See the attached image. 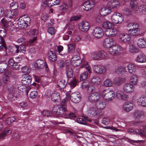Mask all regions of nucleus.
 Wrapping results in <instances>:
<instances>
[{"instance_id": "obj_59", "label": "nucleus", "mask_w": 146, "mask_h": 146, "mask_svg": "<svg viewBox=\"0 0 146 146\" xmlns=\"http://www.w3.org/2000/svg\"><path fill=\"white\" fill-rule=\"evenodd\" d=\"M104 85L107 87H110L112 86V82L109 79H106L104 82Z\"/></svg>"}, {"instance_id": "obj_3", "label": "nucleus", "mask_w": 146, "mask_h": 146, "mask_svg": "<svg viewBox=\"0 0 146 146\" xmlns=\"http://www.w3.org/2000/svg\"><path fill=\"white\" fill-rule=\"evenodd\" d=\"M30 22V18L27 16L25 15L21 17L17 21V25L21 29H23L27 27L28 23Z\"/></svg>"}, {"instance_id": "obj_55", "label": "nucleus", "mask_w": 146, "mask_h": 146, "mask_svg": "<svg viewBox=\"0 0 146 146\" xmlns=\"http://www.w3.org/2000/svg\"><path fill=\"white\" fill-rule=\"evenodd\" d=\"M4 16L7 18H11L13 16L12 13L10 10L7 9L4 11Z\"/></svg>"}, {"instance_id": "obj_7", "label": "nucleus", "mask_w": 146, "mask_h": 146, "mask_svg": "<svg viewBox=\"0 0 146 146\" xmlns=\"http://www.w3.org/2000/svg\"><path fill=\"white\" fill-rule=\"evenodd\" d=\"M123 21V16L121 14L117 12H114L111 16V21L112 23L120 24Z\"/></svg>"}, {"instance_id": "obj_61", "label": "nucleus", "mask_w": 146, "mask_h": 146, "mask_svg": "<svg viewBox=\"0 0 146 146\" xmlns=\"http://www.w3.org/2000/svg\"><path fill=\"white\" fill-rule=\"evenodd\" d=\"M38 32V30H37L36 29H34L30 30L28 33L31 37H32L35 35H37Z\"/></svg>"}, {"instance_id": "obj_32", "label": "nucleus", "mask_w": 146, "mask_h": 146, "mask_svg": "<svg viewBox=\"0 0 146 146\" xmlns=\"http://www.w3.org/2000/svg\"><path fill=\"white\" fill-rule=\"evenodd\" d=\"M128 131L129 133H132L133 134H138L142 136H145L146 135L145 132L142 130L139 129L138 131V133H137L133 129H129L128 130Z\"/></svg>"}, {"instance_id": "obj_44", "label": "nucleus", "mask_w": 146, "mask_h": 146, "mask_svg": "<svg viewBox=\"0 0 146 146\" xmlns=\"http://www.w3.org/2000/svg\"><path fill=\"white\" fill-rule=\"evenodd\" d=\"M78 82V79L75 77L73 78L70 80L69 83V84L70 86V88L71 89L73 88L76 86Z\"/></svg>"}, {"instance_id": "obj_4", "label": "nucleus", "mask_w": 146, "mask_h": 146, "mask_svg": "<svg viewBox=\"0 0 146 146\" xmlns=\"http://www.w3.org/2000/svg\"><path fill=\"white\" fill-rule=\"evenodd\" d=\"M115 94L114 92L109 89L103 90L101 94V96L102 98L107 101H110L114 98Z\"/></svg>"}, {"instance_id": "obj_13", "label": "nucleus", "mask_w": 146, "mask_h": 146, "mask_svg": "<svg viewBox=\"0 0 146 146\" xmlns=\"http://www.w3.org/2000/svg\"><path fill=\"white\" fill-rule=\"evenodd\" d=\"M115 94L117 98L121 100H128L129 98V95L125 93L124 91L122 90H117L115 93Z\"/></svg>"}, {"instance_id": "obj_37", "label": "nucleus", "mask_w": 146, "mask_h": 146, "mask_svg": "<svg viewBox=\"0 0 146 146\" xmlns=\"http://www.w3.org/2000/svg\"><path fill=\"white\" fill-rule=\"evenodd\" d=\"M91 83L95 85L98 86L101 83V79L98 76H94L91 79Z\"/></svg>"}, {"instance_id": "obj_35", "label": "nucleus", "mask_w": 146, "mask_h": 146, "mask_svg": "<svg viewBox=\"0 0 146 146\" xmlns=\"http://www.w3.org/2000/svg\"><path fill=\"white\" fill-rule=\"evenodd\" d=\"M48 59L50 61L54 62L57 60V58L56 53L52 51H50L48 53Z\"/></svg>"}, {"instance_id": "obj_31", "label": "nucleus", "mask_w": 146, "mask_h": 146, "mask_svg": "<svg viewBox=\"0 0 146 146\" xmlns=\"http://www.w3.org/2000/svg\"><path fill=\"white\" fill-rule=\"evenodd\" d=\"M127 71L126 66H119L117 67L115 69V72L117 74H120L122 73H125Z\"/></svg>"}, {"instance_id": "obj_45", "label": "nucleus", "mask_w": 146, "mask_h": 146, "mask_svg": "<svg viewBox=\"0 0 146 146\" xmlns=\"http://www.w3.org/2000/svg\"><path fill=\"white\" fill-rule=\"evenodd\" d=\"M70 101V100H68L67 98V94H66V99H64L62 100L61 102V105H60L61 106V108H64L65 110V113H66V105L67 103H69Z\"/></svg>"}, {"instance_id": "obj_34", "label": "nucleus", "mask_w": 146, "mask_h": 146, "mask_svg": "<svg viewBox=\"0 0 146 146\" xmlns=\"http://www.w3.org/2000/svg\"><path fill=\"white\" fill-rule=\"evenodd\" d=\"M96 105L98 109L103 110L106 107V104L104 101L100 100L97 102Z\"/></svg>"}, {"instance_id": "obj_40", "label": "nucleus", "mask_w": 146, "mask_h": 146, "mask_svg": "<svg viewBox=\"0 0 146 146\" xmlns=\"http://www.w3.org/2000/svg\"><path fill=\"white\" fill-rule=\"evenodd\" d=\"M143 112L138 110H135L133 113L134 117L136 119H139L143 115Z\"/></svg>"}, {"instance_id": "obj_41", "label": "nucleus", "mask_w": 146, "mask_h": 146, "mask_svg": "<svg viewBox=\"0 0 146 146\" xmlns=\"http://www.w3.org/2000/svg\"><path fill=\"white\" fill-rule=\"evenodd\" d=\"M110 5L111 8L115 9L119 7V3L117 0H112Z\"/></svg>"}, {"instance_id": "obj_33", "label": "nucleus", "mask_w": 146, "mask_h": 146, "mask_svg": "<svg viewBox=\"0 0 146 146\" xmlns=\"http://www.w3.org/2000/svg\"><path fill=\"white\" fill-rule=\"evenodd\" d=\"M10 74V72L9 71H7L6 72L2 79L3 83L6 84L9 83L10 79L9 76Z\"/></svg>"}, {"instance_id": "obj_64", "label": "nucleus", "mask_w": 146, "mask_h": 146, "mask_svg": "<svg viewBox=\"0 0 146 146\" xmlns=\"http://www.w3.org/2000/svg\"><path fill=\"white\" fill-rule=\"evenodd\" d=\"M81 60H79L77 61H75V60H72L71 61V64L73 67H76V66H78L81 63Z\"/></svg>"}, {"instance_id": "obj_21", "label": "nucleus", "mask_w": 146, "mask_h": 146, "mask_svg": "<svg viewBox=\"0 0 146 146\" xmlns=\"http://www.w3.org/2000/svg\"><path fill=\"white\" fill-rule=\"evenodd\" d=\"M119 38L120 41L123 42H127L131 39L130 36L127 33H120L119 36Z\"/></svg>"}, {"instance_id": "obj_42", "label": "nucleus", "mask_w": 146, "mask_h": 146, "mask_svg": "<svg viewBox=\"0 0 146 146\" xmlns=\"http://www.w3.org/2000/svg\"><path fill=\"white\" fill-rule=\"evenodd\" d=\"M102 26L104 28L108 29L113 27L114 25L111 22L107 21L104 22L103 23Z\"/></svg>"}, {"instance_id": "obj_36", "label": "nucleus", "mask_w": 146, "mask_h": 146, "mask_svg": "<svg viewBox=\"0 0 146 146\" xmlns=\"http://www.w3.org/2000/svg\"><path fill=\"white\" fill-rule=\"evenodd\" d=\"M111 12V10L108 8L104 7L101 9L100 13L102 16H105L108 15Z\"/></svg>"}, {"instance_id": "obj_16", "label": "nucleus", "mask_w": 146, "mask_h": 146, "mask_svg": "<svg viewBox=\"0 0 146 146\" xmlns=\"http://www.w3.org/2000/svg\"><path fill=\"white\" fill-rule=\"evenodd\" d=\"M115 44V40L112 38H106L103 41V45L106 48H110Z\"/></svg>"}, {"instance_id": "obj_20", "label": "nucleus", "mask_w": 146, "mask_h": 146, "mask_svg": "<svg viewBox=\"0 0 146 146\" xmlns=\"http://www.w3.org/2000/svg\"><path fill=\"white\" fill-rule=\"evenodd\" d=\"M135 88L131 84L127 83L125 84L123 87L124 92L127 93H131L133 92Z\"/></svg>"}, {"instance_id": "obj_57", "label": "nucleus", "mask_w": 146, "mask_h": 146, "mask_svg": "<svg viewBox=\"0 0 146 146\" xmlns=\"http://www.w3.org/2000/svg\"><path fill=\"white\" fill-rule=\"evenodd\" d=\"M44 124L46 125L47 126H48L50 125V124L51 125V123L54 124V125H57V124H63L64 122H57L54 121H46V123H45V122H44Z\"/></svg>"}, {"instance_id": "obj_5", "label": "nucleus", "mask_w": 146, "mask_h": 146, "mask_svg": "<svg viewBox=\"0 0 146 146\" xmlns=\"http://www.w3.org/2000/svg\"><path fill=\"white\" fill-rule=\"evenodd\" d=\"M45 95L47 97H50L51 100L54 102H58L60 100L59 94L56 91L47 90Z\"/></svg>"}, {"instance_id": "obj_63", "label": "nucleus", "mask_w": 146, "mask_h": 146, "mask_svg": "<svg viewBox=\"0 0 146 146\" xmlns=\"http://www.w3.org/2000/svg\"><path fill=\"white\" fill-rule=\"evenodd\" d=\"M66 75L68 78H71L73 76V71L71 68H68L67 72Z\"/></svg>"}, {"instance_id": "obj_49", "label": "nucleus", "mask_w": 146, "mask_h": 146, "mask_svg": "<svg viewBox=\"0 0 146 146\" xmlns=\"http://www.w3.org/2000/svg\"><path fill=\"white\" fill-rule=\"evenodd\" d=\"M82 68H85L90 73L91 72V68L88 62H85L81 65Z\"/></svg>"}, {"instance_id": "obj_62", "label": "nucleus", "mask_w": 146, "mask_h": 146, "mask_svg": "<svg viewBox=\"0 0 146 146\" xmlns=\"http://www.w3.org/2000/svg\"><path fill=\"white\" fill-rule=\"evenodd\" d=\"M66 63V61L64 60H59L57 61V64L60 68L63 67Z\"/></svg>"}, {"instance_id": "obj_10", "label": "nucleus", "mask_w": 146, "mask_h": 146, "mask_svg": "<svg viewBox=\"0 0 146 146\" xmlns=\"http://www.w3.org/2000/svg\"><path fill=\"white\" fill-rule=\"evenodd\" d=\"M95 2L94 1L87 0L85 1L82 5L83 8L86 11H89L95 7Z\"/></svg>"}, {"instance_id": "obj_54", "label": "nucleus", "mask_w": 146, "mask_h": 146, "mask_svg": "<svg viewBox=\"0 0 146 146\" xmlns=\"http://www.w3.org/2000/svg\"><path fill=\"white\" fill-rule=\"evenodd\" d=\"M68 6L67 3L65 2H64L60 6V9L63 12H65L67 9Z\"/></svg>"}, {"instance_id": "obj_23", "label": "nucleus", "mask_w": 146, "mask_h": 146, "mask_svg": "<svg viewBox=\"0 0 146 146\" xmlns=\"http://www.w3.org/2000/svg\"><path fill=\"white\" fill-rule=\"evenodd\" d=\"M100 97L99 94L96 92H92L89 95L88 98V100L91 102L96 101Z\"/></svg>"}, {"instance_id": "obj_6", "label": "nucleus", "mask_w": 146, "mask_h": 146, "mask_svg": "<svg viewBox=\"0 0 146 146\" xmlns=\"http://www.w3.org/2000/svg\"><path fill=\"white\" fill-rule=\"evenodd\" d=\"M123 51V48L119 45L115 44L109 48V53L113 56H116L121 54Z\"/></svg>"}, {"instance_id": "obj_26", "label": "nucleus", "mask_w": 146, "mask_h": 146, "mask_svg": "<svg viewBox=\"0 0 146 146\" xmlns=\"http://www.w3.org/2000/svg\"><path fill=\"white\" fill-rule=\"evenodd\" d=\"M60 2V0H46L44 2L45 6L50 7L54 5L58 4Z\"/></svg>"}, {"instance_id": "obj_25", "label": "nucleus", "mask_w": 146, "mask_h": 146, "mask_svg": "<svg viewBox=\"0 0 146 146\" xmlns=\"http://www.w3.org/2000/svg\"><path fill=\"white\" fill-rule=\"evenodd\" d=\"M133 108V104L132 102L127 101L123 104V110L127 112H129L131 111Z\"/></svg>"}, {"instance_id": "obj_18", "label": "nucleus", "mask_w": 146, "mask_h": 146, "mask_svg": "<svg viewBox=\"0 0 146 146\" xmlns=\"http://www.w3.org/2000/svg\"><path fill=\"white\" fill-rule=\"evenodd\" d=\"M93 70L95 72L98 74H102L106 70V66L102 65H95L93 67Z\"/></svg>"}, {"instance_id": "obj_24", "label": "nucleus", "mask_w": 146, "mask_h": 146, "mask_svg": "<svg viewBox=\"0 0 146 146\" xmlns=\"http://www.w3.org/2000/svg\"><path fill=\"white\" fill-rule=\"evenodd\" d=\"M105 34L107 36L113 37L116 36L117 34V31L116 29L113 27L110 29H106Z\"/></svg>"}, {"instance_id": "obj_43", "label": "nucleus", "mask_w": 146, "mask_h": 146, "mask_svg": "<svg viewBox=\"0 0 146 146\" xmlns=\"http://www.w3.org/2000/svg\"><path fill=\"white\" fill-rule=\"evenodd\" d=\"M128 72L130 73H134L136 71L135 65L132 64H129L127 66Z\"/></svg>"}, {"instance_id": "obj_14", "label": "nucleus", "mask_w": 146, "mask_h": 146, "mask_svg": "<svg viewBox=\"0 0 146 146\" xmlns=\"http://www.w3.org/2000/svg\"><path fill=\"white\" fill-rule=\"evenodd\" d=\"M78 27L79 30L81 31L86 32L89 30L90 25L89 22L84 21L78 24Z\"/></svg>"}, {"instance_id": "obj_30", "label": "nucleus", "mask_w": 146, "mask_h": 146, "mask_svg": "<svg viewBox=\"0 0 146 146\" xmlns=\"http://www.w3.org/2000/svg\"><path fill=\"white\" fill-rule=\"evenodd\" d=\"M137 46L140 48L146 47V39L142 38H139L137 42Z\"/></svg>"}, {"instance_id": "obj_48", "label": "nucleus", "mask_w": 146, "mask_h": 146, "mask_svg": "<svg viewBox=\"0 0 146 146\" xmlns=\"http://www.w3.org/2000/svg\"><path fill=\"white\" fill-rule=\"evenodd\" d=\"M91 57L95 60H99V51L92 52L91 54Z\"/></svg>"}, {"instance_id": "obj_15", "label": "nucleus", "mask_w": 146, "mask_h": 146, "mask_svg": "<svg viewBox=\"0 0 146 146\" xmlns=\"http://www.w3.org/2000/svg\"><path fill=\"white\" fill-rule=\"evenodd\" d=\"M35 66V67L40 69H42L45 67L47 72L49 70L46 62L41 59H38L36 61Z\"/></svg>"}, {"instance_id": "obj_60", "label": "nucleus", "mask_w": 146, "mask_h": 146, "mask_svg": "<svg viewBox=\"0 0 146 146\" xmlns=\"http://www.w3.org/2000/svg\"><path fill=\"white\" fill-rule=\"evenodd\" d=\"M113 82L114 84L119 86L121 83V79L120 78L116 77L113 79Z\"/></svg>"}, {"instance_id": "obj_29", "label": "nucleus", "mask_w": 146, "mask_h": 146, "mask_svg": "<svg viewBox=\"0 0 146 146\" xmlns=\"http://www.w3.org/2000/svg\"><path fill=\"white\" fill-rule=\"evenodd\" d=\"M67 84L66 82L64 79L59 80L57 83V88L61 89L64 88Z\"/></svg>"}, {"instance_id": "obj_39", "label": "nucleus", "mask_w": 146, "mask_h": 146, "mask_svg": "<svg viewBox=\"0 0 146 146\" xmlns=\"http://www.w3.org/2000/svg\"><path fill=\"white\" fill-rule=\"evenodd\" d=\"M99 60L107 59L108 55L106 52L104 50L99 51Z\"/></svg>"}, {"instance_id": "obj_56", "label": "nucleus", "mask_w": 146, "mask_h": 146, "mask_svg": "<svg viewBox=\"0 0 146 146\" xmlns=\"http://www.w3.org/2000/svg\"><path fill=\"white\" fill-rule=\"evenodd\" d=\"M38 94V92L36 91H33L30 93L29 97L31 99H34L37 97Z\"/></svg>"}, {"instance_id": "obj_12", "label": "nucleus", "mask_w": 146, "mask_h": 146, "mask_svg": "<svg viewBox=\"0 0 146 146\" xmlns=\"http://www.w3.org/2000/svg\"><path fill=\"white\" fill-rule=\"evenodd\" d=\"M29 45V42L27 44H23L20 47L19 50V46L17 45H15L14 46H11V52L14 53H17L19 52V51L20 52H22L23 53H25L26 51V46Z\"/></svg>"}, {"instance_id": "obj_17", "label": "nucleus", "mask_w": 146, "mask_h": 146, "mask_svg": "<svg viewBox=\"0 0 146 146\" xmlns=\"http://www.w3.org/2000/svg\"><path fill=\"white\" fill-rule=\"evenodd\" d=\"M104 31L101 28L97 27L95 28L93 30L92 35L97 38H100L102 37L104 35Z\"/></svg>"}, {"instance_id": "obj_19", "label": "nucleus", "mask_w": 146, "mask_h": 146, "mask_svg": "<svg viewBox=\"0 0 146 146\" xmlns=\"http://www.w3.org/2000/svg\"><path fill=\"white\" fill-rule=\"evenodd\" d=\"M31 77L29 75H24L22 76L21 80V83L23 85L27 87L31 83Z\"/></svg>"}, {"instance_id": "obj_53", "label": "nucleus", "mask_w": 146, "mask_h": 146, "mask_svg": "<svg viewBox=\"0 0 146 146\" xmlns=\"http://www.w3.org/2000/svg\"><path fill=\"white\" fill-rule=\"evenodd\" d=\"M90 86V82L88 81L83 82L82 84L81 87L83 89H88Z\"/></svg>"}, {"instance_id": "obj_52", "label": "nucleus", "mask_w": 146, "mask_h": 146, "mask_svg": "<svg viewBox=\"0 0 146 146\" xmlns=\"http://www.w3.org/2000/svg\"><path fill=\"white\" fill-rule=\"evenodd\" d=\"M21 71L22 73L29 74L30 73L31 69L29 67L25 66L22 67Z\"/></svg>"}, {"instance_id": "obj_27", "label": "nucleus", "mask_w": 146, "mask_h": 146, "mask_svg": "<svg viewBox=\"0 0 146 146\" xmlns=\"http://www.w3.org/2000/svg\"><path fill=\"white\" fill-rule=\"evenodd\" d=\"M129 81L130 84L133 86H135L137 84L138 81V78L135 74H132L129 77Z\"/></svg>"}, {"instance_id": "obj_11", "label": "nucleus", "mask_w": 146, "mask_h": 146, "mask_svg": "<svg viewBox=\"0 0 146 146\" xmlns=\"http://www.w3.org/2000/svg\"><path fill=\"white\" fill-rule=\"evenodd\" d=\"M65 110L64 108H61V106L58 105L54 106L52 111L54 114L58 116V115H66V113H65Z\"/></svg>"}, {"instance_id": "obj_22", "label": "nucleus", "mask_w": 146, "mask_h": 146, "mask_svg": "<svg viewBox=\"0 0 146 146\" xmlns=\"http://www.w3.org/2000/svg\"><path fill=\"white\" fill-rule=\"evenodd\" d=\"M137 104L143 107H146V96H141L139 97L137 100Z\"/></svg>"}, {"instance_id": "obj_46", "label": "nucleus", "mask_w": 146, "mask_h": 146, "mask_svg": "<svg viewBox=\"0 0 146 146\" xmlns=\"http://www.w3.org/2000/svg\"><path fill=\"white\" fill-rule=\"evenodd\" d=\"M88 72L85 71L81 74L79 78V80L82 81L87 79L88 78Z\"/></svg>"}, {"instance_id": "obj_47", "label": "nucleus", "mask_w": 146, "mask_h": 146, "mask_svg": "<svg viewBox=\"0 0 146 146\" xmlns=\"http://www.w3.org/2000/svg\"><path fill=\"white\" fill-rule=\"evenodd\" d=\"M0 51L6 50L7 48L5 41L3 38L0 41Z\"/></svg>"}, {"instance_id": "obj_28", "label": "nucleus", "mask_w": 146, "mask_h": 146, "mask_svg": "<svg viewBox=\"0 0 146 146\" xmlns=\"http://www.w3.org/2000/svg\"><path fill=\"white\" fill-rule=\"evenodd\" d=\"M136 61L139 63H144L146 61V56L143 53L139 54L136 59Z\"/></svg>"}, {"instance_id": "obj_38", "label": "nucleus", "mask_w": 146, "mask_h": 146, "mask_svg": "<svg viewBox=\"0 0 146 146\" xmlns=\"http://www.w3.org/2000/svg\"><path fill=\"white\" fill-rule=\"evenodd\" d=\"M129 52L131 53H136L138 52L139 50L137 48L132 44H130L128 48Z\"/></svg>"}, {"instance_id": "obj_58", "label": "nucleus", "mask_w": 146, "mask_h": 146, "mask_svg": "<svg viewBox=\"0 0 146 146\" xmlns=\"http://www.w3.org/2000/svg\"><path fill=\"white\" fill-rule=\"evenodd\" d=\"M15 118L14 117H12L7 118L6 120L5 123L7 125H10L15 120Z\"/></svg>"}, {"instance_id": "obj_50", "label": "nucleus", "mask_w": 146, "mask_h": 146, "mask_svg": "<svg viewBox=\"0 0 146 146\" xmlns=\"http://www.w3.org/2000/svg\"><path fill=\"white\" fill-rule=\"evenodd\" d=\"M20 133L18 131H16L13 133L12 138L15 141H18L20 139Z\"/></svg>"}, {"instance_id": "obj_1", "label": "nucleus", "mask_w": 146, "mask_h": 146, "mask_svg": "<svg viewBox=\"0 0 146 146\" xmlns=\"http://www.w3.org/2000/svg\"><path fill=\"white\" fill-rule=\"evenodd\" d=\"M125 2L131 1L130 3L131 8L136 12L146 13V5L143 0H123Z\"/></svg>"}, {"instance_id": "obj_2", "label": "nucleus", "mask_w": 146, "mask_h": 146, "mask_svg": "<svg viewBox=\"0 0 146 146\" xmlns=\"http://www.w3.org/2000/svg\"><path fill=\"white\" fill-rule=\"evenodd\" d=\"M127 30L129 33L133 36L139 35L140 29L139 25L136 23H130L127 25Z\"/></svg>"}, {"instance_id": "obj_9", "label": "nucleus", "mask_w": 146, "mask_h": 146, "mask_svg": "<svg viewBox=\"0 0 146 146\" xmlns=\"http://www.w3.org/2000/svg\"><path fill=\"white\" fill-rule=\"evenodd\" d=\"M88 115L91 117L101 116L102 113V111L96 108L91 107L89 108L87 112Z\"/></svg>"}, {"instance_id": "obj_8", "label": "nucleus", "mask_w": 146, "mask_h": 146, "mask_svg": "<svg viewBox=\"0 0 146 146\" xmlns=\"http://www.w3.org/2000/svg\"><path fill=\"white\" fill-rule=\"evenodd\" d=\"M81 98V94L78 92L72 93L70 95L67 94V98L68 100H70L72 102L75 103L80 102Z\"/></svg>"}, {"instance_id": "obj_51", "label": "nucleus", "mask_w": 146, "mask_h": 146, "mask_svg": "<svg viewBox=\"0 0 146 146\" xmlns=\"http://www.w3.org/2000/svg\"><path fill=\"white\" fill-rule=\"evenodd\" d=\"M68 52L70 53H74L75 52V44L74 43L68 45Z\"/></svg>"}]
</instances>
